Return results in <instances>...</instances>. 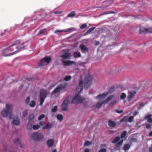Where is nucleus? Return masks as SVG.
I'll list each match as a JSON object with an SVG mask.
<instances>
[{"label": "nucleus", "instance_id": "nucleus-63", "mask_svg": "<svg viewBox=\"0 0 152 152\" xmlns=\"http://www.w3.org/2000/svg\"><path fill=\"white\" fill-rule=\"evenodd\" d=\"M132 140L134 142H136L137 141V140L136 138H133L132 139Z\"/></svg>", "mask_w": 152, "mask_h": 152}, {"label": "nucleus", "instance_id": "nucleus-43", "mask_svg": "<svg viewBox=\"0 0 152 152\" xmlns=\"http://www.w3.org/2000/svg\"><path fill=\"white\" fill-rule=\"evenodd\" d=\"M87 26V24L86 23H84L82 24L80 26V28L81 29H83L86 28Z\"/></svg>", "mask_w": 152, "mask_h": 152}, {"label": "nucleus", "instance_id": "nucleus-45", "mask_svg": "<svg viewBox=\"0 0 152 152\" xmlns=\"http://www.w3.org/2000/svg\"><path fill=\"white\" fill-rule=\"evenodd\" d=\"M28 114V112L27 110H25L23 112V116L25 117Z\"/></svg>", "mask_w": 152, "mask_h": 152}, {"label": "nucleus", "instance_id": "nucleus-52", "mask_svg": "<svg viewBox=\"0 0 152 152\" xmlns=\"http://www.w3.org/2000/svg\"><path fill=\"white\" fill-rule=\"evenodd\" d=\"M145 126L147 129H150L151 126V125L150 124L146 123L145 124Z\"/></svg>", "mask_w": 152, "mask_h": 152}, {"label": "nucleus", "instance_id": "nucleus-35", "mask_svg": "<svg viewBox=\"0 0 152 152\" xmlns=\"http://www.w3.org/2000/svg\"><path fill=\"white\" fill-rule=\"evenodd\" d=\"M72 77L69 75L66 76L64 78V80L66 81H68L71 79Z\"/></svg>", "mask_w": 152, "mask_h": 152}, {"label": "nucleus", "instance_id": "nucleus-30", "mask_svg": "<svg viewBox=\"0 0 152 152\" xmlns=\"http://www.w3.org/2000/svg\"><path fill=\"white\" fill-rule=\"evenodd\" d=\"M76 15L75 12V11H72L67 16L69 17H71L75 16Z\"/></svg>", "mask_w": 152, "mask_h": 152}, {"label": "nucleus", "instance_id": "nucleus-50", "mask_svg": "<svg viewBox=\"0 0 152 152\" xmlns=\"http://www.w3.org/2000/svg\"><path fill=\"white\" fill-rule=\"evenodd\" d=\"M116 102H117L116 100H115L113 101V102H111L109 104V105L110 106H112L113 105H115V104Z\"/></svg>", "mask_w": 152, "mask_h": 152}, {"label": "nucleus", "instance_id": "nucleus-42", "mask_svg": "<svg viewBox=\"0 0 152 152\" xmlns=\"http://www.w3.org/2000/svg\"><path fill=\"white\" fill-rule=\"evenodd\" d=\"M126 94L125 93H122L120 96V98L121 99H124L126 98Z\"/></svg>", "mask_w": 152, "mask_h": 152}, {"label": "nucleus", "instance_id": "nucleus-55", "mask_svg": "<svg viewBox=\"0 0 152 152\" xmlns=\"http://www.w3.org/2000/svg\"><path fill=\"white\" fill-rule=\"evenodd\" d=\"M39 124L41 126H43L45 124V121H40L39 123Z\"/></svg>", "mask_w": 152, "mask_h": 152}, {"label": "nucleus", "instance_id": "nucleus-13", "mask_svg": "<svg viewBox=\"0 0 152 152\" xmlns=\"http://www.w3.org/2000/svg\"><path fill=\"white\" fill-rule=\"evenodd\" d=\"M82 53H86L88 52V48L83 44H81L79 47Z\"/></svg>", "mask_w": 152, "mask_h": 152}, {"label": "nucleus", "instance_id": "nucleus-41", "mask_svg": "<svg viewBox=\"0 0 152 152\" xmlns=\"http://www.w3.org/2000/svg\"><path fill=\"white\" fill-rule=\"evenodd\" d=\"M95 28V27H93L90 28L86 32V33H90L93 31Z\"/></svg>", "mask_w": 152, "mask_h": 152}, {"label": "nucleus", "instance_id": "nucleus-46", "mask_svg": "<svg viewBox=\"0 0 152 152\" xmlns=\"http://www.w3.org/2000/svg\"><path fill=\"white\" fill-rule=\"evenodd\" d=\"M147 33H152V28H147Z\"/></svg>", "mask_w": 152, "mask_h": 152}, {"label": "nucleus", "instance_id": "nucleus-62", "mask_svg": "<svg viewBox=\"0 0 152 152\" xmlns=\"http://www.w3.org/2000/svg\"><path fill=\"white\" fill-rule=\"evenodd\" d=\"M109 133L110 134H112L114 133V131L113 130H109Z\"/></svg>", "mask_w": 152, "mask_h": 152}, {"label": "nucleus", "instance_id": "nucleus-57", "mask_svg": "<svg viewBox=\"0 0 152 152\" xmlns=\"http://www.w3.org/2000/svg\"><path fill=\"white\" fill-rule=\"evenodd\" d=\"M151 114H148L147 115H146L145 117V119H146L148 118H151Z\"/></svg>", "mask_w": 152, "mask_h": 152}, {"label": "nucleus", "instance_id": "nucleus-51", "mask_svg": "<svg viewBox=\"0 0 152 152\" xmlns=\"http://www.w3.org/2000/svg\"><path fill=\"white\" fill-rule=\"evenodd\" d=\"M115 12L113 11H108L107 12H104L102 14L103 15H105V14H111V13H114Z\"/></svg>", "mask_w": 152, "mask_h": 152}, {"label": "nucleus", "instance_id": "nucleus-21", "mask_svg": "<svg viewBox=\"0 0 152 152\" xmlns=\"http://www.w3.org/2000/svg\"><path fill=\"white\" fill-rule=\"evenodd\" d=\"M12 124L16 125H19L20 124V122L18 118H14L13 120Z\"/></svg>", "mask_w": 152, "mask_h": 152}, {"label": "nucleus", "instance_id": "nucleus-60", "mask_svg": "<svg viewBox=\"0 0 152 152\" xmlns=\"http://www.w3.org/2000/svg\"><path fill=\"white\" fill-rule=\"evenodd\" d=\"M78 45V43L77 42L75 43L74 44V45H73V47L74 48H76L77 46Z\"/></svg>", "mask_w": 152, "mask_h": 152}, {"label": "nucleus", "instance_id": "nucleus-40", "mask_svg": "<svg viewBox=\"0 0 152 152\" xmlns=\"http://www.w3.org/2000/svg\"><path fill=\"white\" fill-rule=\"evenodd\" d=\"M57 111V107L56 105L54 106L53 108L51 109V112H56Z\"/></svg>", "mask_w": 152, "mask_h": 152}, {"label": "nucleus", "instance_id": "nucleus-48", "mask_svg": "<svg viewBox=\"0 0 152 152\" xmlns=\"http://www.w3.org/2000/svg\"><path fill=\"white\" fill-rule=\"evenodd\" d=\"M30 99V98L29 97H28L26 98V100H25V103L26 104H28L29 103Z\"/></svg>", "mask_w": 152, "mask_h": 152}, {"label": "nucleus", "instance_id": "nucleus-44", "mask_svg": "<svg viewBox=\"0 0 152 152\" xmlns=\"http://www.w3.org/2000/svg\"><path fill=\"white\" fill-rule=\"evenodd\" d=\"M39 128V126L38 125H34L33 126V128L34 130H37Z\"/></svg>", "mask_w": 152, "mask_h": 152}, {"label": "nucleus", "instance_id": "nucleus-24", "mask_svg": "<svg viewBox=\"0 0 152 152\" xmlns=\"http://www.w3.org/2000/svg\"><path fill=\"white\" fill-rule=\"evenodd\" d=\"M14 143L15 144H18L19 145L20 147L21 148H22L23 147V146L20 143V140L19 138L16 139L14 142Z\"/></svg>", "mask_w": 152, "mask_h": 152}, {"label": "nucleus", "instance_id": "nucleus-4", "mask_svg": "<svg viewBox=\"0 0 152 152\" xmlns=\"http://www.w3.org/2000/svg\"><path fill=\"white\" fill-rule=\"evenodd\" d=\"M31 140L37 141H44L45 139L42 135L38 132H35L32 133L31 136Z\"/></svg>", "mask_w": 152, "mask_h": 152}, {"label": "nucleus", "instance_id": "nucleus-26", "mask_svg": "<svg viewBox=\"0 0 152 152\" xmlns=\"http://www.w3.org/2000/svg\"><path fill=\"white\" fill-rule=\"evenodd\" d=\"M130 145L128 144H125L124 145L123 149L124 151H127L129 149Z\"/></svg>", "mask_w": 152, "mask_h": 152}, {"label": "nucleus", "instance_id": "nucleus-61", "mask_svg": "<svg viewBox=\"0 0 152 152\" xmlns=\"http://www.w3.org/2000/svg\"><path fill=\"white\" fill-rule=\"evenodd\" d=\"M44 100H39V104L40 105H42Z\"/></svg>", "mask_w": 152, "mask_h": 152}, {"label": "nucleus", "instance_id": "nucleus-27", "mask_svg": "<svg viewBox=\"0 0 152 152\" xmlns=\"http://www.w3.org/2000/svg\"><path fill=\"white\" fill-rule=\"evenodd\" d=\"M46 31V29H44L40 31L37 34L38 36L40 35L41 34H44Z\"/></svg>", "mask_w": 152, "mask_h": 152}, {"label": "nucleus", "instance_id": "nucleus-28", "mask_svg": "<svg viewBox=\"0 0 152 152\" xmlns=\"http://www.w3.org/2000/svg\"><path fill=\"white\" fill-rule=\"evenodd\" d=\"M57 119L60 121H61L63 119V116L61 114H58L56 116Z\"/></svg>", "mask_w": 152, "mask_h": 152}, {"label": "nucleus", "instance_id": "nucleus-23", "mask_svg": "<svg viewBox=\"0 0 152 152\" xmlns=\"http://www.w3.org/2000/svg\"><path fill=\"white\" fill-rule=\"evenodd\" d=\"M108 125L110 127H114L116 125V124L114 121H108Z\"/></svg>", "mask_w": 152, "mask_h": 152}, {"label": "nucleus", "instance_id": "nucleus-10", "mask_svg": "<svg viewBox=\"0 0 152 152\" xmlns=\"http://www.w3.org/2000/svg\"><path fill=\"white\" fill-rule=\"evenodd\" d=\"M136 94V92L135 91H130L128 94V97L127 100L128 101H130L133 99Z\"/></svg>", "mask_w": 152, "mask_h": 152}, {"label": "nucleus", "instance_id": "nucleus-64", "mask_svg": "<svg viewBox=\"0 0 152 152\" xmlns=\"http://www.w3.org/2000/svg\"><path fill=\"white\" fill-rule=\"evenodd\" d=\"M89 150L88 148L85 149L84 151V152H89Z\"/></svg>", "mask_w": 152, "mask_h": 152}, {"label": "nucleus", "instance_id": "nucleus-56", "mask_svg": "<svg viewBox=\"0 0 152 152\" xmlns=\"http://www.w3.org/2000/svg\"><path fill=\"white\" fill-rule=\"evenodd\" d=\"M62 11H57L54 12V13L56 14H60L62 13Z\"/></svg>", "mask_w": 152, "mask_h": 152}, {"label": "nucleus", "instance_id": "nucleus-29", "mask_svg": "<svg viewBox=\"0 0 152 152\" xmlns=\"http://www.w3.org/2000/svg\"><path fill=\"white\" fill-rule=\"evenodd\" d=\"M120 138L119 137H117L113 140L112 141V142L113 143H116L120 140Z\"/></svg>", "mask_w": 152, "mask_h": 152}, {"label": "nucleus", "instance_id": "nucleus-32", "mask_svg": "<svg viewBox=\"0 0 152 152\" xmlns=\"http://www.w3.org/2000/svg\"><path fill=\"white\" fill-rule=\"evenodd\" d=\"M134 119V116H130L129 117L128 119V120H127V121H128L129 122L131 123L133 121Z\"/></svg>", "mask_w": 152, "mask_h": 152}, {"label": "nucleus", "instance_id": "nucleus-39", "mask_svg": "<svg viewBox=\"0 0 152 152\" xmlns=\"http://www.w3.org/2000/svg\"><path fill=\"white\" fill-rule=\"evenodd\" d=\"M113 96H111L108 97L104 101V103L110 100L113 98Z\"/></svg>", "mask_w": 152, "mask_h": 152}, {"label": "nucleus", "instance_id": "nucleus-22", "mask_svg": "<svg viewBox=\"0 0 152 152\" xmlns=\"http://www.w3.org/2000/svg\"><path fill=\"white\" fill-rule=\"evenodd\" d=\"M53 125V124L51 123H48L46 126L42 127L43 129H50L52 126Z\"/></svg>", "mask_w": 152, "mask_h": 152}, {"label": "nucleus", "instance_id": "nucleus-20", "mask_svg": "<svg viewBox=\"0 0 152 152\" xmlns=\"http://www.w3.org/2000/svg\"><path fill=\"white\" fill-rule=\"evenodd\" d=\"M73 55L74 57L75 58H79L81 56L80 52L78 51L74 52Z\"/></svg>", "mask_w": 152, "mask_h": 152}, {"label": "nucleus", "instance_id": "nucleus-15", "mask_svg": "<svg viewBox=\"0 0 152 152\" xmlns=\"http://www.w3.org/2000/svg\"><path fill=\"white\" fill-rule=\"evenodd\" d=\"M51 60V58L50 57H45L42 58L41 60V62H42L43 61H44L46 64V65H47L50 63Z\"/></svg>", "mask_w": 152, "mask_h": 152}, {"label": "nucleus", "instance_id": "nucleus-6", "mask_svg": "<svg viewBox=\"0 0 152 152\" xmlns=\"http://www.w3.org/2000/svg\"><path fill=\"white\" fill-rule=\"evenodd\" d=\"M66 86V83L61 84L57 86L52 92L51 94L54 95L56 93L59 92L61 90L65 88Z\"/></svg>", "mask_w": 152, "mask_h": 152}, {"label": "nucleus", "instance_id": "nucleus-11", "mask_svg": "<svg viewBox=\"0 0 152 152\" xmlns=\"http://www.w3.org/2000/svg\"><path fill=\"white\" fill-rule=\"evenodd\" d=\"M46 96V91L44 90H41L39 95V100H44Z\"/></svg>", "mask_w": 152, "mask_h": 152}, {"label": "nucleus", "instance_id": "nucleus-3", "mask_svg": "<svg viewBox=\"0 0 152 152\" xmlns=\"http://www.w3.org/2000/svg\"><path fill=\"white\" fill-rule=\"evenodd\" d=\"M23 45V43L21 44L19 41L17 40L9 47L8 48L10 53H12V51L14 50V51H17L18 52L21 49L24 48Z\"/></svg>", "mask_w": 152, "mask_h": 152}, {"label": "nucleus", "instance_id": "nucleus-54", "mask_svg": "<svg viewBox=\"0 0 152 152\" xmlns=\"http://www.w3.org/2000/svg\"><path fill=\"white\" fill-rule=\"evenodd\" d=\"M107 150L105 148H102L99 151V152H106Z\"/></svg>", "mask_w": 152, "mask_h": 152}, {"label": "nucleus", "instance_id": "nucleus-53", "mask_svg": "<svg viewBox=\"0 0 152 152\" xmlns=\"http://www.w3.org/2000/svg\"><path fill=\"white\" fill-rule=\"evenodd\" d=\"M115 111L116 112L119 114L123 112V110H115Z\"/></svg>", "mask_w": 152, "mask_h": 152}, {"label": "nucleus", "instance_id": "nucleus-14", "mask_svg": "<svg viewBox=\"0 0 152 152\" xmlns=\"http://www.w3.org/2000/svg\"><path fill=\"white\" fill-rule=\"evenodd\" d=\"M62 62L63 65L64 66L70 65L75 63V62L69 60L63 61Z\"/></svg>", "mask_w": 152, "mask_h": 152}, {"label": "nucleus", "instance_id": "nucleus-36", "mask_svg": "<svg viewBox=\"0 0 152 152\" xmlns=\"http://www.w3.org/2000/svg\"><path fill=\"white\" fill-rule=\"evenodd\" d=\"M29 105L30 107H34L36 105L35 102L34 101H32L30 103Z\"/></svg>", "mask_w": 152, "mask_h": 152}, {"label": "nucleus", "instance_id": "nucleus-1", "mask_svg": "<svg viewBox=\"0 0 152 152\" xmlns=\"http://www.w3.org/2000/svg\"><path fill=\"white\" fill-rule=\"evenodd\" d=\"M83 81L80 80L79 81V86L77 87V89L80 90L79 91V94H77L74 96L72 101V103L75 104L76 105H77L79 103H82L83 101L85 99V98H81L80 94L83 91Z\"/></svg>", "mask_w": 152, "mask_h": 152}, {"label": "nucleus", "instance_id": "nucleus-37", "mask_svg": "<svg viewBox=\"0 0 152 152\" xmlns=\"http://www.w3.org/2000/svg\"><path fill=\"white\" fill-rule=\"evenodd\" d=\"M115 90V87H111L109 89L108 92V93H111L113 92Z\"/></svg>", "mask_w": 152, "mask_h": 152}, {"label": "nucleus", "instance_id": "nucleus-19", "mask_svg": "<svg viewBox=\"0 0 152 152\" xmlns=\"http://www.w3.org/2000/svg\"><path fill=\"white\" fill-rule=\"evenodd\" d=\"M140 34H145L147 33V28H141L140 30Z\"/></svg>", "mask_w": 152, "mask_h": 152}, {"label": "nucleus", "instance_id": "nucleus-31", "mask_svg": "<svg viewBox=\"0 0 152 152\" xmlns=\"http://www.w3.org/2000/svg\"><path fill=\"white\" fill-rule=\"evenodd\" d=\"M92 144V142H90L88 141H86L85 142L84 145V146H88L89 145H91Z\"/></svg>", "mask_w": 152, "mask_h": 152}, {"label": "nucleus", "instance_id": "nucleus-17", "mask_svg": "<svg viewBox=\"0 0 152 152\" xmlns=\"http://www.w3.org/2000/svg\"><path fill=\"white\" fill-rule=\"evenodd\" d=\"M71 56V53H66L64 54L61 56V57L63 58L64 59H69Z\"/></svg>", "mask_w": 152, "mask_h": 152}, {"label": "nucleus", "instance_id": "nucleus-38", "mask_svg": "<svg viewBox=\"0 0 152 152\" xmlns=\"http://www.w3.org/2000/svg\"><path fill=\"white\" fill-rule=\"evenodd\" d=\"M39 65L40 66H43L46 65V64L44 61H43L42 62H41V60L39 61L38 63Z\"/></svg>", "mask_w": 152, "mask_h": 152}, {"label": "nucleus", "instance_id": "nucleus-33", "mask_svg": "<svg viewBox=\"0 0 152 152\" xmlns=\"http://www.w3.org/2000/svg\"><path fill=\"white\" fill-rule=\"evenodd\" d=\"M127 134V132L126 131H124L121 133L120 138L121 139L124 138L126 136Z\"/></svg>", "mask_w": 152, "mask_h": 152}, {"label": "nucleus", "instance_id": "nucleus-59", "mask_svg": "<svg viewBox=\"0 0 152 152\" xmlns=\"http://www.w3.org/2000/svg\"><path fill=\"white\" fill-rule=\"evenodd\" d=\"M138 114L139 113L137 111H135V113H134L133 115V116H134V117H135L137 115H138Z\"/></svg>", "mask_w": 152, "mask_h": 152}, {"label": "nucleus", "instance_id": "nucleus-47", "mask_svg": "<svg viewBox=\"0 0 152 152\" xmlns=\"http://www.w3.org/2000/svg\"><path fill=\"white\" fill-rule=\"evenodd\" d=\"M127 118V116H124L123 118L121 119L120 121V122H122L124 121H125L126 122H127V120H126V119Z\"/></svg>", "mask_w": 152, "mask_h": 152}, {"label": "nucleus", "instance_id": "nucleus-2", "mask_svg": "<svg viewBox=\"0 0 152 152\" xmlns=\"http://www.w3.org/2000/svg\"><path fill=\"white\" fill-rule=\"evenodd\" d=\"M13 105L10 104H7L6 106V109L3 110L1 111V115L4 117L7 118L8 115L10 119L13 118V114L12 112Z\"/></svg>", "mask_w": 152, "mask_h": 152}, {"label": "nucleus", "instance_id": "nucleus-49", "mask_svg": "<svg viewBox=\"0 0 152 152\" xmlns=\"http://www.w3.org/2000/svg\"><path fill=\"white\" fill-rule=\"evenodd\" d=\"M45 115L44 114H42L40 115L38 118V120H41L45 117Z\"/></svg>", "mask_w": 152, "mask_h": 152}, {"label": "nucleus", "instance_id": "nucleus-8", "mask_svg": "<svg viewBox=\"0 0 152 152\" xmlns=\"http://www.w3.org/2000/svg\"><path fill=\"white\" fill-rule=\"evenodd\" d=\"M34 115L31 114L29 116L28 119V121L27 124V127L31 128L32 127V123L34 121Z\"/></svg>", "mask_w": 152, "mask_h": 152}, {"label": "nucleus", "instance_id": "nucleus-25", "mask_svg": "<svg viewBox=\"0 0 152 152\" xmlns=\"http://www.w3.org/2000/svg\"><path fill=\"white\" fill-rule=\"evenodd\" d=\"M104 103V101L102 102H98L96 104V108H99L102 106V105Z\"/></svg>", "mask_w": 152, "mask_h": 152}, {"label": "nucleus", "instance_id": "nucleus-9", "mask_svg": "<svg viewBox=\"0 0 152 152\" xmlns=\"http://www.w3.org/2000/svg\"><path fill=\"white\" fill-rule=\"evenodd\" d=\"M68 97H67L61 105V110L63 111H66L67 109V105L69 103Z\"/></svg>", "mask_w": 152, "mask_h": 152}, {"label": "nucleus", "instance_id": "nucleus-16", "mask_svg": "<svg viewBox=\"0 0 152 152\" xmlns=\"http://www.w3.org/2000/svg\"><path fill=\"white\" fill-rule=\"evenodd\" d=\"M108 94V93H104L102 94H99L96 97V99H104Z\"/></svg>", "mask_w": 152, "mask_h": 152}, {"label": "nucleus", "instance_id": "nucleus-58", "mask_svg": "<svg viewBox=\"0 0 152 152\" xmlns=\"http://www.w3.org/2000/svg\"><path fill=\"white\" fill-rule=\"evenodd\" d=\"M147 121L149 123H152V118H148L147 119Z\"/></svg>", "mask_w": 152, "mask_h": 152}, {"label": "nucleus", "instance_id": "nucleus-34", "mask_svg": "<svg viewBox=\"0 0 152 152\" xmlns=\"http://www.w3.org/2000/svg\"><path fill=\"white\" fill-rule=\"evenodd\" d=\"M123 142V140H121L120 142L117 143L115 145V146L117 147H120L121 145Z\"/></svg>", "mask_w": 152, "mask_h": 152}, {"label": "nucleus", "instance_id": "nucleus-18", "mask_svg": "<svg viewBox=\"0 0 152 152\" xmlns=\"http://www.w3.org/2000/svg\"><path fill=\"white\" fill-rule=\"evenodd\" d=\"M47 145L49 147H51L53 145L54 143V141L52 139H50L48 140L47 141Z\"/></svg>", "mask_w": 152, "mask_h": 152}, {"label": "nucleus", "instance_id": "nucleus-5", "mask_svg": "<svg viewBox=\"0 0 152 152\" xmlns=\"http://www.w3.org/2000/svg\"><path fill=\"white\" fill-rule=\"evenodd\" d=\"M93 79V77L91 75H88L86 76L84 84V88L86 89H87L90 87Z\"/></svg>", "mask_w": 152, "mask_h": 152}, {"label": "nucleus", "instance_id": "nucleus-12", "mask_svg": "<svg viewBox=\"0 0 152 152\" xmlns=\"http://www.w3.org/2000/svg\"><path fill=\"white\" fill-rule=\"evenodd\" d=\"M75 30V28H68L67 29H64L63 30H57L54 31V33H57L58 32H67L69 31H73Z\"/></svg>", "mask_w": 152, "mask_h": 152}, {"label": "nucleus", "instance_id": "nucleus-7", "mask_svg": "<svg viewBox=\"0 0 152 152\" xmlns=\"http://www.w3.org/2000/svg\"><path fill=\"white\" fill-rule=\"evenodd\" d=\"M18 52V51H14L12 53H10L8 48L3 50L1 52V55L4 56H8L16 54Z\"/></svg>", "mask_w": 152, "mask_h": 152}]
</instances>
